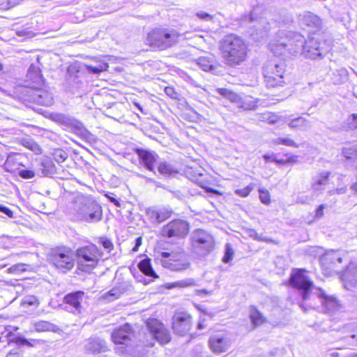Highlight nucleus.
<instances>
[{"label":"nucleus","instance_id":"obj_1","mask_svg":"<svg viewBox=\"0 0 357 357\" xmlns=\"http://www.w3.org/2000/svg\"><path fill=\"white\" fill-rule=\"evenodd\" d=\"M304 272L303 269H296L291 273L289 279L292 287L301 291L303 300H308L314 291V294L321 300L326 311L331 312L337 310L340 307L338 300L333 295L326 294L324 289L315 287Z\"/></svg>","mask_w":357,"mask_h":357},{"label":"nucleus","instance_id":"obj_2","mask_svg":"<svg viewBox=\"0 0 357 357\" xmlns=\"http://www.w3.org/2000/svg\"><path fill=\"white\" fill-rule=\"evenodd\" d=\"M70 213L78 220L88 223L102 220V206L92 197L83 194L75 195L71 202Z\"/></svg>","mask_w":357,"mask_h":357},{"label":"nucleus","instance_id":"obj_3","mask_svg":"<svg viewBox=\"0 0 357 357\" xmlns=\"http://www.w3.org/2000/svg\"><path fill=\"white\" fill-rule=\"evenodd\" d=\"M220 49L227 63L230 66H236L245 59L248 45L240 36L229 34L221 41Z\"/></svg>","mask_w":357,"mask_h":357},{"label":"nucleus","instance_id":"obj_4","mask_svg":"<svg viewBox=\"0 0 357 357\" xmlns=\"http://www.w3.org/2000/svg\"><path fill=\"white\" fill-rule=\"evenodd\" d=\"M180 36L174 29L155 28L147 33L146 44L153 50H163L175 45Z\"/></svg>","mask_w":357,"mask_h":357},{"label":"nucleus","instance_id":"obj_5","mask_svg":"<svg viewBox=\"0 0 357 357\" xmlns=\"http://www.w3.org/2000/svg\"><path fill=\"white\" fill-rule=\"evenodd\" d=\"M278 36L280 39L277 43L271 45V50L274 53L282 54L287 51L291 54H302L305 42L303 36L291 31H280Z\"/></svg>","mask_w":357,"mask_h":357},{"label":"nucleus","instance_id":"obj_6","mask_svg":"<svg viewBox=\"0 0 357 357\" xmlns=\"http://www.w3.org/2000/svg\"><path fill=\"white\" fill-rule=\"evenodd\" d=\"M163 268L172 271H181L190 266L186 254L181 248H177L171 252H162L160 258L158 257Z\"/></svg>","mask_w":357,"mask_h":357},{"label":"nucleus","instance_id":"obj_7","mask_svg":"<svg viewBox=\"0 0 357 357\" xmlns=\"http://www.w3.org/2000/svg\"><path fill=\"white\" fill-rule=\"evenodd\" d=\"M78 268L84 272H91L101 258V253L93 244L87 245L76 250Z\"/></svg>","mask_w":357,"mask_h":357},{"label":"nucleus","instance_id":"obj_8","mask_svg":"<svg viewBox=\"0 0 357 357\" xmlns=\"http://www.w3.org/2000/svg\"><path fill=\"white\" fill-rule=\"evenodd\" d=\"M284 64L277 61H269L264 66L265 82L268 88L282 86L284 83Z\"/></svg>","mask_w":357,"mask_h":357},{"label":"nucleus","instance_id":"obj_9","mask_svg":"<svg viewBox=\"0 0 357 357\" xmlns=\"http://www.w3.org/2000/svg\"><path fill=\"white\" fill-rule=\"evenodd\" d=\"M50 261L59 271L66 273L70 271L75 265V259L69 248H58L52 251Z\"/></svg>","mask_w":357,"mask_h":357},{"label":"nucleus","instance_id":"obj_10","mask_svg":"<svg viewBox=\"0 0 357 357\" xmlns=\"http://www.w3.org/2000/svg\"><path fill=\"white\" fill-rule=\"evenodd\" d=\"M243 23H253L250 36L255 40H261L266 38L270 31V22L266 17H258L255 10L251 12L249 15H245L243 18Z\"/></svg>","mask_w":357,"mask_h":357},{"label":"nucleus","instance_id":"obj_11","mask_svg":"<svg viewBox=\"0 0 357 357\" xmlns=\"http://www.w3.org/2000/svg\"><path fill=\"white\" fill-rule=\"evenodd\" d=\"M347 253L344 250H329L326 252L321 257V263L323 268L330 273H338L344 267L341 264L347 261Z\"/></svg>","mask_w":357,"mask_h":357},{"label":"nucleus","instance_id":"obj_12","mask_svg":"<svg viewBox=\"0 0 357 357\" xmlns=\"http://www.w3.org/2000/svg\"><path fill=\"white\" fill-rule=\"evenodd\" d=\"M188 231L189 224L187 221L175 219L162 227L161 234L162 236L167 238H183L187 236Z\"/></svg>","mask_w":357,"mask_h":357},{"label":"nucleus","instance_id":"obj_13","mask_svg":"<svg viewBox=\"0 0 357 357\" xmlns=\"http://www.w3.org/2000/svg\"><path fill=\"white\" fill-rule=\"evenodd\" d=\"M111 337L114 344H124L126 346L121 352L131 351V347H132V339L134 337V333L129 324H126L114 330Z\"/></svg>","mask_w":357,"mask_h":357},{"label":"nucleus","instance_id":"obj_14","mask_svg":"<svg viewBox=\"0 0 357 357\" xmlns=\"http://www.w3.org/2000/svg\"><path fill=\"white\" fill-rule=\"evenodd\" d=\"M64 86L73 93L82 94L85 91V82L79 70L70 67L68 68Z\"/></svg>","mask_w":357,"mask_h":357},{"label":"nucleus","instance_id":"obj_15","mask_svg":"<svg viewBox=\"0 0 357 357\" xmlns=\"http://www.w3.org/2000/svg\"><path fill=\"white\" fill-rule=\"evenodd\" d=\"M146 328L151 340H156L161 344H166L170 340L169 332L164 326L157 319H149L146 322Z\"/></svg>","mask_w":357,"mask_h":357},{"label":"nucleus","instance_id":"obj_16","mask_svg":"<svg viewBox=\"0 0 357 357\" xmlns=\"http://www.w3.org/2000/svg\"><path fill=\"white\" fill-rule=\"evenodd\" d=\"M192 243L194 248L202 250L206 254L213 250L214 241L212 236L206 231L197 229L192 234Z\"/></svg>","mask_w":357,"mask_h":357},{"label":"nucleus","instance_id":"obj_17","mask_svg":"<svg viewBox=\"0 0 357 357\" xmlns=\"http://www.w3.org/2000/svg\"><path fill=\"white\" fill-rule=\"evenodd\" d=\"M231 342L229 335L225 333H218L210 336L208 346L215 354L227 351L231 347Z\"/></svg>","mask_w":357,"mask_h":357},{"label":"nucleus","instance_id":"obj_18","mask_svg":"<svg viewBox=\"0 0 357 357\" xmlns=\"http://www.w3.org/2000/svg\"><path fill=\"white\" fill-rule=\"evenodd\" d=\"M192 317L185 313H176L173 317L172 328L174 332L181 336L185 335L192 327Z\"/></svg>","mask_w":357,"mask_h":357},{"label":"nucleus","instance_id":"obj_19","mask_svg":"<svg viewBox=\"0 0 357 357\" xmlns=\"http://www.w3.org/2000/svg\"><path fill=\"white\" fill-rule=\"evenodd\" d=\"M27 94L29 100L38 105L50 107L54 102L52 94L45 89H29Z\"/></svg>","mask_w":357,"mask_h":357},{"label":"nucleus","instance_id":"obj_20","mask_svg":"<svg viewBox=\"0 0 357 357\" xmlns=\"http://www.w3.org/2000/svg\"><path fill=\"white\" fill-rule=\"evenodd\" d=\"M323 48L317 38H311L304 42L302 54L310 59H317L323 54Z\"/></svg>","mask_w":357,"mask_h":357},{"label":"nucleus","instance_id":"obj_21","mask_svg":"<svg viewBox=\"0 0 357 357\" xmlns=\"http://www.w3.org/2000/svg\"><path fill=\"white\" fill-rule=\"evenodd\" d=\"M298 20L302 26L309 28L311 31L317 32L321 29V19L311 12H305L300 14Z\"/></svg>","mask_w":357,"mask_h":357},{"label":"nucleus","instance_id":"obj_22","mask_svg":"<svg viewBox=\"0 0 357 357\" xmlns=\"http://www.w3.org/2000/svg\"><path fill=\"white\" fill-rule=\"evenodd\" d=\"M84 292L78 291L70 293L64 297V301L67 305L66 308L67 310L71 311L73 313H79L82 306L81 302L83 301Z\"/></svg>","mask_w":357,"mask_h":357},{"label":"nucleus","instance_id":"obj_23","mask_svg":"<svg viewBox=\"0 0 357 357\" xmlns=\"http://www.w3.org/2000/svg\"><path fill=\"white\" fill-rule=\"evenodd\" d=\"M106 342L97 336H93L86 340L84 351L87 354H99L107 351Z\"/></svg>","mask_w":357,"mask_h":357},{"label":"nucleus","instance_id":"obj_24","mask_svg":"<svg viewBox=\"0 0 357 357\" xmlns=\"http://www.w3.org/2000/svg\"><path fill=\"white\" fill-rule=\"evenodd\" d=\"M36 175L39 176L52 177L56 172L54 162L49 158L40 159L36 161L35 167Z\"/></svg>","mask_w":357,"mask_h":357},{"label":"nucleus","instance_id":"obj_25","mask_svg":"<svg viewBox=\"0 0 357 357\" xmlns=\"http://www.w3.org/2000/svg\"><path fill=\"white\" fill-rule=\"evenodd\" d=\"M135 153L139 156L141 163L149 171L155 173L154 163L158 158V154L143 149H136Z\"/></svg>","mask_w":357,"mask_h":357},{"label":"nucleus","instance_id":"obj_26","mask_svg":"<svg viewBox=\"0 0 357 357\" xmlns=\"http://www.w3.org/2000/svg\"><path fill=\"white\" fill-rule=\"evenodd\" d=\"M146 213L153 223H160L171 215V211L165 208H155L149 207L146 208Z\"/></svg>","mask_w":357,"mask_h":357},{"label":"nucleus","instance_id":"obj_27","mask_svg":"<svg viewBox=\"0 0 357 357\" xmlns=\"http://www.w3.org/2000/svg\"><path fill=\"white\" fill-rule=\"evenodd\" d=\"M331 172L322 171L312 178L311 188L314 192H321L325 190L326 185L328 184Z\"/></svg>","mask_w":357,"mask_h":357},{"label":"nucleus","instance_id":"obj_28","mask_svg":"<svg viewBox=\"0 0 357 357\" xmlns=\"http://www.w3.org/2000/svg\"><path fill=\"white\" fill-rule=\"evenodd\" d=\"M284 122L287 123L288 126L291 129L305 130L311 128L310 121L303 116H298L293 119L284 117Z\"/></svg>","mask_w":357,"mask_h":357},{"label":"nucleus","instance_id":"obj_29","mask_svg":"<svg viewBox=\"0 0 357 357\" xmlns=\"http://www.w3.org/2000/svg\"><path fill=\"white\" fill-rule=\"evenodd\" d=\"M342 153L346 158L348 164L357 169V145L344 147Z\"/></svg>","mask_w":357,"mask_h":357},{"label":"nucleus","instance_id":"obj_30","mask_svg":"<svg viewBox=\"0 0 357 357\" xmlns=\"http://www.w3.org/2000/svg\"><path fill=\"white\" fill-rule=\"evenodd\" d=\"M331 79L334 84H343L348 79V71L345 68L335 69L333 70Z\"/></svg>","mask_w":357,"mask_h":357},{"label":"nucleus","instance_id":"obj_31","mask_svg":"<svg viewBox=\"0 0 357 357\" xmlns=\"http://www.w3.org/2000/svg\"><path fill=\"white\" fill-rule=\"evenodd\" d=\"M139 270L146 275L157 278H158V275L153 270L151 263V259L146 257L142 259L138 264Z\"/></svg>","mask_w":357,"mask_h":357},{"label":"nucleus","instance_id":"obj_32","mask_svg":"<svg viewBox=\"0 0 357 357\" xmlns=\"http://www.w3.org/2000/svg\"><path fill=\"white\" fill-rule=\"evenodd\" d=\"M158 170L160 174L168 177L174 176L178 173L175 167L165 161L159 163Z\"/></svg>","mask_w":357,"mask_h":357},{"label":"nucleus","instance_id":"obj_33","mask_svg":"<svg viewBox=\"0 0 357 357\" xmlns=\"http://www.w3.org/2000/svg\"><path fill=\"white\" fill-rule=\"evenodd\" d=\"M257 102L252 97L245 96L241 97V100L238 102V107L243 109H255L257 107Z\"/></svg>","mask_w":357,"mask_h":357},{"label":"nucleus","instance_id":"obj_34","mask_svg":"<svg viewBox=\"0 0 357 357\" xmlns=\"http://www.w3.org/2000/svg\"><path fill=\"white\" fill-rule=\"evenodd\" d=\"M197 282L195 279L189 278H185L183 280H181L176 282H174L172 283L168 284V288H175V287H179V288H184V287H193L196 286Z\"/></svg>","mask_w":357,"mask_h":357},{"label":"nucleus","instance_id":"obj_35","mask_svg":"<svg viewBox=\"0 0 357 357\" xmlns=\"http://www.w3.org/2000/svg\"><path fill=\"white\" fill-rule=\"evenodd\" d=\"M55 326L47 321H38L33 323V328L37 332L54 331Z\"/></svg>","mask_w":357,"mask_h":357},{"label":"nucleus","instance_id":"obj_36","mask_svg":"<svg viewBox=\"0 0 357 357\" xmlns=\"http://www.w3.org/2000/svg\"><path fill=\"white\" fill-rule=\"evenodd\" d=\"M218 93L227 98L228 100H229L232 102H235L237 105L238 104V102L241 100V96L238 94L227 89H219L218 90Z\"/></svg>","mask_w":357,"mask_h":357},{"label":"nucleus","instance_id":"obj_37","mask_svg":"<svg viewBox=\"0 0 357 357\" xmlns=\"http://www.w3.org/2000/svg\"><path fill=\"white\" fill-rule=\"evenodd\" d=\"M250 317L252 324L255 326H259L263 324L265 321L264 317L255 307L251 308L250 312Z\"/></svg>","mask_w":357,"mask_h":357},{"label":"nucleus","instance_id":"obj_38","mask_svg":"<svg viewBox=\"0 0 357 357\" xmlns=\"http://www.w3.org/2000/svg\"><path fill=\"white\" fill-rule=\"evenodd\" d=\"M197 63L204 71H211L213 69L212 61L205 56H201L197 59Z\"/></svg>","mask_w":357,"mask_h":357},{"label":"nucleus","instance_id":"obj_39","mask_svg":"<svg viewBox=\"0 0 357 357\" xmlns=\"http://www.w3.org/2000/svg\"><path fill=\"white\" fill-rule=\"evenodd\" d=\"M21 305L24 307L31 306L36 309L39 305V301L34 296H27L22 299Z\"/></svg>","mask_w":357,"mask_h":357},{"label":"nucleus","instance_id":"obj_40","mask_svg":"<svg viewBox=\"0 0 357 357\" xmlns=\"http://www.w3.org/2000/svg\"><path fill=\"white\" fill-rule=\"evenodd\" d=\"M259 120L269 124H274L278 121V118L275 114L267 112L259 114Z\"/></svg>","mask_w":357,"mask_h":357},{"label":"nucleus","instance_id":"obj_41","mask_svg":"<svg viewBox=\"0 0 357 357\" xmlns=\"http://www.w3.org/2000/svg\"><path fill=\"white\" fill-rule=\"evenodd\" d=\"M275 144H283L287 146L298 147L297 143L289 137H278L273 140Z\"/></svg>","mask_w":357,"mask_h":357},{"label":"nucleus","instance_id":"obj_42","mask_svg":"<svg viewBox=\"0 0 357 357\" xmlns=\"http://www.w3.org/2000/svg\"><path fill=\"white\" fill-rule=\"evenodd\" d=\"M344 127L347 130H355L357 128V114H352L348 117Z\"/></svg>","mask_w":357,"mask_h":357},{"label":"nucleus","instance_id":"obj_43","mask_svg":"<svg viewBox=\"0 0 357 357\" xmlns=\"http://www.w3.org/2000/svg\"><path fill=\"white\" fill-rule=\"evenodd\" d=\"M233 256L234 250L232 246L230 243H227L225 245V251L222 258V261L224 263H229L232 259Z\"/></svg>","mask_w":357,"mask_h":357},{"label":"nucleus","instance_id":"obj_44","mask_svg":"<svg viewBox=\"0 0 357 357\" xmlns=\"http://www.w3.org/2000/svg\"><path fill=\"white\" fill-rule=\"evenodd\" d=\"M18 175L24 179L33 178L36 175V169L34 170L20 169L18 171Z\"/></svg>","mask_w":357,"mask_h":357},{"label":"nucleus","instance_id":"obj_45","mask_svg":"<svg viewBox=\"0 0 357 357\" xmlns=\"http://www.w3.org/2000/svg\"><path fill=\"white\" fill-rule=\"evenodd\" d=\"M254 187L252 184L248 185L247 187L243 188V189H236L234 192L236 195L242 197H246L249 195L250 192L253 190Z\"/></svg>","mask_w":357,"mask_h":357},{"label":"nucleus","instance_id":"obj_46","mask_svg":"<svg viewBox=\"0 0 357 357\" xmlns=\"http://www.w3.org/2000/svg\"><path fill=\"white\" fill-rule=\"evenodd\" d=\"M259 199L260 201L264 204H268L270 203V195L267 190L259 189Z\"/></svg>","mask_w":357,"mask_h":357},{"label":"nucleus","instance_id":"obj_47","mask_svg":"<svg viewBox=\"0 0 357 357\" xmlns=\"http://www.w3.org/2000/svg\"><path fill=\"white\" fill-rule=\"evenodd\" d=\"M26 266L24 264H15L8 268V271L10 273L17 274L26 271Z\"/></svg>","mask_w":357,"mask_h":357},{"label":"nucleus","instance_id":"obj_48","mask_svg":"<svg viewBox=\"0 0 357 357\" xmlns=\"http://www.w3.org/2000/svg\"><path fill=\"white\" fill-rule=\"evenodd\" d=\"M9 342H14L19 346L27 344L29 346H31V344L29 342V341L22 337H15L13 338L9 339Z\"/></svg>","mask_w":357,"mask_h":357},{"label":"nucleus","instance_id":"obj_49","mask_svg":"<svg viewBox=\"0 0 357 357\" xmlns=\"http://www.w3.org/2000/svg\"><path fill=\"white\" fill-rule=\"evenodd\" d=\"M165 92L171 98L177 99L178 98V93L172 86L165 87Z\"/></svg>","mask_w":357,"mask_h":357},{"label":"nucleus","instance_id":"obj_50","mask_svg":"<svg viewBox=\"0 0 357 357\" xmlns=\"http://www.w3.org/2000/svg\"><path fill=\"white\" fill-rule=\"evenodd\" d=\"M121 294V292L119 289L113 288L107 293V296H106V297L108 298H109V297H111L110 300L112 301V300L119 298Z\"/></svg>","mask_w":357,"mask_h":357},{"label":"nucleus","instance_id":"obj_51","mask_svg":"<svg viewBox=\"0 0 357 357\" xmlns=\"http://www.w3.org/2000/svg\"><path fill=\"white\" fill-rule=\"evenodd\" d=\"M86 68L87 69V70L89 72L92 73L93 74H98L101 72L105 71L104 66H100V68H96L95 66L89 64V65H86Z\"/></svg>","mask_w":357,"mask_h":357},{"label":"nucleus","instance_id":"obj_52","mask_svg":"<svg viewBox=\"0 0 357 357\" xmlns=\"http://www.w3.org/2000/svg\"><path fill=\"white\" fill-rule=\"evenodd\" d=\"M196 15L201 20L208 22L213 20V16L204 11H199L196 13Z\"/></svg>","mask_w":357,"mask_h":357},{"label":"nucleus","instance_id":"obj_53","mask_svg":"<svg viewBox=\"0 0 357 357\" xmlns=\"http://www.w3.org/2000/svg\"><path fill=\"white\" fill-rule=\"evenodd\" d=\"M0 211L9 218H14V213L9 208L0 204Z\"/></svg>","mask_w":357,"mask_h":357},{"label":"nucleus","instance_id":"obj_54","mask_svg":"<svg viewBox=\"0 0 357 357\" xmlns=\"http://www.w3.org/2000/svg\"><path fill=\"white\" fill-rule=\"evenodd\" d=\"M325 208L324 204H321L318 206L316 210L315 218H321L324 215V209Z\"/></svg>","mask_w":357,"mask_h":357},{"label":"nucleus","instance_id":"obj_55","mask_svg":"<svg viewBox=\"0 0 357 357\" xmlns=\"http://www.w3.org/2000/svg\"><path fill=\"white\" fill-rule=\"evenodd\" d=\"M102 245L105 249L107 250H111L113 248L112 243L108 239L102 241Z\"/></svg>","mask_w":357,"mask_h":357},{"label":"nucleus","instance_id":"obj_56","mask_svg":"<svg viewBox=\"0 0 357 357\" xmlns=\"http://www.w3.org/2000/svg\"><path fill=\"white\" fill-rule=\"evenodd\" d=\"M142 245V238L138 237L135 239V245L132 248V252H137L139 249V247Z\"/></svg>","mask_w":357,"mask_h":357},{"label":"nucleus","instance_id":"obj_57","mask_svg":"<svg viewBox=\"0 0 357 357\" xmlns=\"http://www.w3.org/2000/svg\"><path fill=\"white\" fill-rule=\"evenodd\" d=\"M142 245V238L138 237L135 239V245L132 248V252H137L139 249V247Z\"/></svg>","mask_w":357,"mask_h":357},{"label":"nucleus","instance_id":"obj_58","mask_svg":"<svg viewBox=\"0 0 357 357\" xmlns=\"http://www.w3.org/2000/svg\"><path fill=\"white\" fill-rule=\"evenodd\" d=\"M142 245V238L138 237L135 239V245L132 248V252H137L139 249V247Z\"/></svg>","mask_w":357,"mask_h":357},{"label":"nucleus","instance_id":"obj_59","mask_svg":"<svg viewBox=\"0 0 357 357\" xmlns=\"http://www.w3.org/2000/svg\"><path fill=\"white\" fill-rule=\"evenodd\" d=\"M6 357H22V354L16 351H10Z\"/></svg>","mask_w":357,"mask_h":357},{"label":"nucleus","instance_id":"obj_60","mask_svg":"<svg viewBox=\"0 0 357 357\" xmlns=\"http://www.w3.org/2000/svg\"><path fill=\"white\" fill-rule=\"evenodd\" d=\"M108 198L110 200V202H112L115 206L120 207V206H121L120 202L118 199H116V198H114L113 197H109V196H108Z\"/></svg>","mask_w":357,"mask_h":357},{"label":"nucleus","instance_id":"obj_61","mask_svg":"<svg viewBox=\"0 0 357 357\" xmlns=\"http://www.w3.org/2000/svg\"><path fill=\"white\" fill-rule=\"evenodd\" d=\"M96 68H100V66L105 67V70H107L108 68V65L107 63H105L103 61H98L96 65H94Z\"/></svg>","mask_w":357,"mask_h":357},{"label":"nucleus","instance_id":"obj_62","mask_svg":"<svg viewBox=\"0 0 357 357\" xmlns=\"http://www.w3.org/2000/svg\"><path fill=\"white\" fill-rule=\"evenodd\" d=\"M66 159V154L65 153H60L59 158L56 159L58 162H63Z\"/></svg>","mask_w":357,"mask_h":357},{"label":"nucleus","instance_id":"obj_63","mask_svg":"<svg viewBox=\"0 0 357 357\" xmlns=\"http://www.w3.org/2000/svg\"><path fill=\"white\" fill-rule=\"evenodd\" d=\"M264 158L266 160V161H268V160H272L273 161V158H275L274 157V155L272 154V155H269V154H265L264 155Z\"/></svg>","mask_w":357,"mask_h":357},{"label":"nucleus","instance_id":"obj_64","mask_svg":"<svg viewBox=\"0 0 357 357\" xmlns=\"http://www.w3.org/2000/svg\"><path fill=\"white\" fill-rule=\"evenodd\" d=\"M335 192L337 194H344L347 192L346 188H341L335 189Z\"/></svg>","mask_w":357,"mask_h":357}]
</instances>
